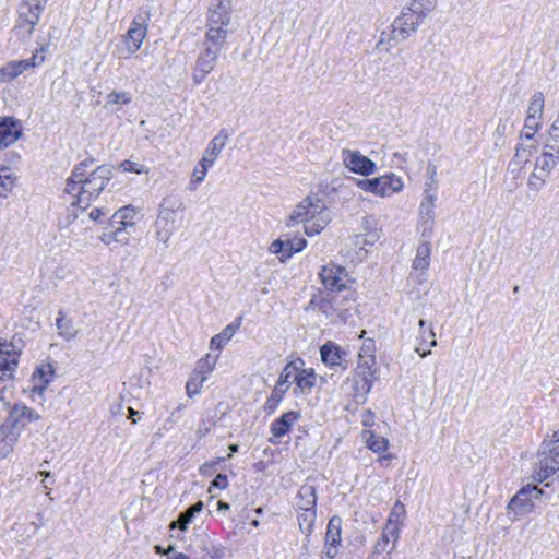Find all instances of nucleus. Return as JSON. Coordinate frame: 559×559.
Here are the masks:
<instances>
[{
    "instance_id": "1",
    "label": "nucleus",
    "mask_w": 559,
    "mask_h": 559,
    "mask_svg": "<svg viewBox=\"0 0 559 559\" xmlns=\"http://www.w3.org/2000/svg\"><path fill=\"white\" fill-rule=\"evenodd\" d=\"M93 164L94 159H85L78 164L66 182L64 192L73 198L81 212H85L112 178L109 166L102 165L90 170Z\"/></svg>"
},
{
    "instance_id": "2",
    "label": "nucleus",
    "mask_w": 559,
    "mask_h": 559,
    "mask_svg": "<svg viewBox=\"0 0 559 559\" xmlns=\"http://www.w3.org/2000/svg\"><path fill=\"white\" fill-rule=\"evenodd\" d=\"M231 21V1L213 0L209 9L206 23V33L202 43L201 51L218 60L221 53L227 44V37L230 33L229 25Z\"/></svg>"
},
{
    "instance_id": "3",
    "label": "nucleus",
    "mask_w": 559,
    "mask_h": 559,
    "mask_svg": "<svg viewBox=\"0 0 559 559\" xmlns=\"http://www.w3.org/2000/svg\"><path fill=\"white\" fill-rule=\"evenodd\" d=\"M331 222V213L325 201L316 194L302 199L293 210L287 219V226L302 223L305 234L314 236L320 234Z\"/></svg>"
},
{
    "instance_id": "4",
    "label": "nucleus",
    "mask_w": 559,
    "mask_h": 559,
    "mask_svg": "<svg viewBox=\"0 0 559 559\" xmlns=\"http://www.w3.org/2000/svg\"><path fill=\"white\" fill-rule=\"evenodd\" d=\"M423 21L424 19L419 17L416 10L408 7L404 8L401 14L393 21L389 29L381 33L377 46L384 43L402 41L407 39L417 31Z\"/></svg>"
},
{
    "instance_id": "5",
    "label": "nucleus",
    "mask_w": 559,
    "mask_h": 559,
    "mask_svg": "<svg viewBox=\"0 0 559 559\" xmlns=\"http://www.w3.org/2000/svg\"><path fill=\"white\" fill-rule=\"evenodd\" d=\"M39 419L40 415L36 411L25 404H14L9 411L5 420L0 425V433L4 431L19 438L27 424Z\"/></svg>"
},
{
    "instance_id": "6",
    "label": "nucleus",
    "mask_w": 559,
    "mask_h": 559,
    "mask_svg": "<svg viewBox=\"0 0 559 559\" xmlns=\"http://www.w3.org/2000/svg\"><path fill=\"white\" fill-rule=\"evenodd\" d=\"M549 442H542L535 463L534 479L544 481L559 471V449Z\"/></svg>"
},
{
    "instance_id": "7",
    "label": "nucleus",
    "mask_w": 559,
    "mask_h": 559,
    "mask_svg": "<svg viewBox=\"0 0 559 559\" xmlns=\"http://www.w3.org/2000/svg\"><path fill=\"white\" fill-rule=\"evenodd\" d=\"M23 346L22 338L16 336L10 343H0V380L13 378Z\"/></svg>"
},
{
    "instance_id": "8",
    "label": "nucleus",
    "mask_w": 559,
    "mask_h": 559,
    "mask_svg": "<svg viewBox=\"0 0 559 559\" xmlns=\"http://www.w3.org/2000/svg\"><path fill=\"white\" fill-rule=\"evenodd\" d=\"M543 490L535 485L523 487L508 503L509 514L513 513V519H518L534 510V501L539 499Z\"/></svg>"
},
{
    "instance_id": "9",
    "label": "nucleus",
    "mask_w": 559,
    "mask_h": 559,
    "mask_svg": "<svg viewBox=\"0 0 559 559\" xmlns=\"http://www.w3.org/2000/svg\"><path fill=\"white\" fill-rule=\"evenodd\" d=\"M64 215L59 219V226L62 230H68V237L74 242H81V234L88 233V228L84 226V212L73 202V198L69 201Z\"/></svg>"
},
{
    "instance_id": "10",
    "label": "nucleus",
    "mask_w": 559,
    "mask_h": 559,
    "mask_svg": "<svg viewBox=\"0 0 559 559\" xmlns=\"http://www.w3.org/2000/svg\"><path fill=\"white\" fill-rule=\"evenodd\" d=\"M150 15V12L145 11L133 19L131 26L124 36L126 49L130 55L135 53L141 48L142 43L146 37Z\"/></svg>"
},
{
    "instance_id": "11",
    "label": "nucleus",
    "mask_w": 559,
    "mask_h": 559,
    "mask_svg": "<svg viewBox=\"0 0 559 559\" xmlns=\"http://www.w3.org/2000/svg\"><path fill=\"white\" fill-rule=\"evenodd\" d=\"M47 1L48 0H22L19 11L17 27H25V32L31 35L39 21Z\"/></svg>"
},
{
    "instance_id": "12",
    "label": "nucleus",
    "mask_w": 559,
    "mask_h": 559,
    "mask_svg": "<svg viewBox=\"0 0 559 559\" xmlns=\"http://www.w3.org/2000/svg\"><path fill=\"white\" fill-rule=\"evenodd\" d=\"M341 159L349 171L361 176L372 175L377 170L376 163L359 151L344 148L341 153Z\"/></svg>"
},
{
    "instance_id": "13",
    "label": "nucleus",
    "mask_w": 559,
    "mask_h": 559,
    "mask_svg": "<svg viewBox=\"0 0 559 559\" xmlns=\"http://www.w3.org/2000/svg\"><path fill=\"white\" fill-rule=\"evenodd\" d=\"M321 281L324 287L331 292L347 290L349 275L347 271L336 264H329L322 267L320 272Z\"/></svg>"
},
{
    "instance_id": "14",
    "label": "nucleus",
    "mask_w": 559,
    "mask_h": 559,
    "mask_svg": "<svg viewBox=\"0 0 559 559\" xmlns=\"http://www.w3.org/2000/svg\"><path fill=\"white\" fill-rule=\"evenodd\" d=\"M436 200L432 197H424L419 205L418 228L424 239H430L435 226Z\"/></svg>"
},
{
    "instance_id": "15",
    "label": "nucleus",
    "mask_w": 559,
    "mask_h": 559,
    "mask_svg": "<svg viewBox=\"0 0 559 559\" xmlns=\"http://www.w3.org/2000/svg\"><path fill=\"white\" fill-rule=\"evenodd\" d=\"M400 537V525L393 520H388L383 527L381 537L373 547V556L386 554L388 556L394 550L395 543Z\"/></svg>"
},
{
    "instance_id": "16",
    "label": "nucleus",
    "mask_w": 559,
    "mask_h": 559,
    "mask_svg": "<svg viewBox=\"0 0 559 559\" xmlns=\"http://www.w3.org/2000/svg\"><path fill=\"white\" fill-rule=\"evenodd\" d=\"M178 211H185L183 203L171 197L165 198L159 205L158 215L155 222L176 230Z\"/></svg>"
},
{
    "instance_id": "17",
    "label": "nucleus",
    "mask_w": 559,
    "mask_h": 559,
    "mask_svg": "<svg viewBox=\"0 0 559 559\" xmlns=\"http://www.w3.org/2000/svg\"><path fill=\"white\" fill-rule=\"evenodd\" d=\"M136 211L132 205H127L117 210L109 218L104 230H135Z\"/></svg>"
},
{
    "instance_id": "18",
    "label": "nucleus",
    "mask_w": 559,
    "mask_h": 559,
    "mask_svg": "<svg viewBox=\"0 0 559 559\" xmlns=\"http://www.w3.org/2000/svg\"><path fill=\"white\" fill-rule=\"evenodd\" d=\"M342 542V520L340 516H333L328 523L325 533V556L334 559L337 555V547Z\"/></svg>"
},
{
    "instance_id": "19",
    "label": "nucleus",
    "mask_w": 559,
    "mask_h": 559,
    "mask_svg": "<svg viewBox=\"0 0 559 559\" xmlns=\"http://www.w3.org/2000/svg\"><path fill=\"white\" fill-rule=\"evenodd\" d=\"M44 58L38 61V56L34 55L31 59L12 61L0 69V82H10L22 74L24 71L41 63Z\"/></svg>"
},
{
    "instance_id": "20",
    "label": "nucleus",
    "mask_w": 559,
    "mask_h": 559,
    "mask_svg": "<svg viewBox=\"0 0 559 559\" xmlns=\"http://www.w3.org/2000/svg\"><path fill=\"white\" fill-rule=\"evenodd\" d=\"M21 134L22 128L19 120L5 117L0 121V147L10 146L17 141Z\"/></svg>"
},
{
    "instance_id": "21",
    "label": "nucleus",
    "mask_w": 559,
    "mask_h": 559,
    "mask_svg": "<svg viewBox=\"0 0 559 559\" xmlns=\"http://www.w3.org/2000/svg\"><path fill=\"white\" fill-rule=\"evenodd\" d=\"M217 60L207 57L206 53L200 50L191 74V79L195 85L201 84L206 76L214 70Z\"/></svg>"
},
{
    "instance_id": "22",
    "label": "nucleus",
    "mask_w": 559,
    "mask_h": 559,
    "mask_svg": "<svg viewBox=\"0 0 559 559\" xmlns=\"http://www.w3.org/2000/svg\"><path fill=\"white\" fill-rule=\"evenodd\" d=\"M377 195L382 198L391 197L404 187L402 178L393 173L377 177Z\"/></svg>"
},
{
    "instance_id": "23",
    "label": "nucleus",
    "mask_w": 559,
    "mask_h": 559,
    "mask_svg": "<svg viewBox=\"0 0 559 559\" xmlns=\"http://www.w3.org/2000/svg\"><path fill=\"white\" fill-rule=\"evenodd\" d=\"M537 143L522 141L515 148V154L510 162L511 171H521L522 167L530 160L531 156L536 153Z\"/></svg>"
},
{
    "instance_id": "24",
    "label": "nucleus",
    "mask_w": 559,
    "mask_h": 559,
    "mask_svg": "<svg viewBox=\"0 0 559 559\" xmlns=\"http://www.w3.org/2000/svg\"><path fill=\"white\" fill-rule=\"evenodd\" d=\"M228 140V133L226 130H221L209 143L201 160L205 162L207 165L213 166L216 158L225 147Z\"/></svg>"
},
{
    "instance_id": "25",
    "label": "nucleus",
    "mask_w": 559,
    "mask_h": 559,
    "mask_svg": "<svg viewBox=\"0 0 559 559\" xmlns=\"http://www.w3.org/2000/svg\"><path fill=\"white\" fill-rule=\"evenodd\" d=\"M345 355V352L332 342H326L320 347L321 360L329 367L343 366Z\"/></svg>"
},
{
    "instance_id": "26",
    "label": "nucleus",
    "mask_w": 559,
    "mask_h": 559,
    "mask_svg": "<svg viewBox=\"0 0 559 559\" xmlns=\"http://www.w3.org/2000/svg\"><path fill=\"white\" fill-rule=\"evenodd\" d=\"M301 417L299 412L289 411L284 413L280 418L275 419L271 427V433L276 438L284 437L292 428V425Z\"/></svg>"
},
{
    "instance_id": "27",
    "label": "nucleus",
    "mask_w": 559,
    "mask_h": 559,
    "mask_svg": "<svg viewBox=\"0 0 559 559\" xmlns=\"http://www.w3.org/2000/svg\"><path fill=\"white\" fill-rule=\"evenodd\" d=\"M134 230L122 229V230H104L99 236V240L111 250L118 246H128L130 243L131 235Z\"/></svg>"
},
{
    "instance_id": "28",
    "label": "nucleus",
    "mask_w": 559,
    "mask_h": 559,
    "mask_svg": "<svg viewBox=\"0 0 559 559\" xmlns=\"http://www.w3.org/2000/svg\"><path fill=\"white\" fill-rule=\"evenodd\" d=\"M317 493L312 485H302L296 497V506L300 510H316Z\"/></svg>"
},
{
    "instance_id": "29",
    "label": "nucleus",
    "mask_w": 559,
    "mask_h": 559,
    "mask_svg": "<svg viewBox=\"0 0 559 559\" xmlns=\"http://www.w3.org/2000/svg\"><path fill=\"white\" fill-rule=\"evenodd\" d=\"M53 377V369L51 365H44L38 367L33 373L34 389L43 392Z\"/></svg>"
},
{
    "instance_id": "30",
    "label": "nucleus",
    "mask_w": 559,
    "mask_h": 559,
    "mask_svg": "<svg viewBox=\"0 0 559 559\" xmlns=\"http://www.w3.org/2000/svg\"><path fill=\"white\" fill-rule=\"evenodd\" d=\"M361 435L366 441L367 448L370 449L372 452L382 453L388 449V439L376 435L372 430L366 429L361 432Z\"/></svg>"
},
{
    "instance_id": "31",
    "label": "nucleus",
    "mask_w": 559,
    "mask_h": 559,
    "mask_svg": "<svg viewBox=\"0 0 559 559\" xmlns=\"http://www.w3.org/2000/svg\"><path fill=\"white\" fill-rule=\"evenodd\" d=\"M559 155L545 148V152L535 162V168L540 171L542 175L549 176L550 171L557 165Z\"/></svg>"
},
{
    "instance_id": "32",
    "label": "nucleus",
    "mask_w": 559,
    "mask_h": 559,
    "mask_svg": "<svg viewBox=\"0 0 559 559\" xmlns=\"http://www.w3.org/2000/svg\"><path fill=\"white\" fill-rule=\"evenodd\" d=\"M203 509V502L198 501L197 503L190 506L186 511L181 512L178 515L177 521L173 522L171 527H179L185 531L188 524L192 521L195 514L200 513Z\"/></svg>"
},
{
    "instance_id": "33",
    "label": "nucleus",
    "mask_w": 559,
    "mask_h": 559,
    "mask_svg": "<svg viewBox=\"0 0 559 559\" xmlns=\"http://www.w3.org/2000/svg\"><path fill=\"white\" fill-rule=\"evenodd\" d=\"M545 98L542 92H535L530 99L526 118L543 119Z\"/></svg>"
},
{
    "instance_id": "34",
    "label": "nucleus",
    "mask_w": 559,
    "mask_h": 559,
    "mask_svg": "<svg viewBox=\"0 0 559 559\" xmlns=\"http://www.w3.org/2000/svg\"><path fill=\"white\" fill-rule=\"evenodd\" d=\"M206 372L201 369H195L186 384L187 394L191 397L200 393L203 383L206 380Z\"/></svg>"
},
{
    "instance_id": "35",
    "label": "nucleus",
    "mask_w": 559,
    "mask_h": 559,
    "mask_svg": "<svg viewBox=\"0 0 559 559\" xmlns=\"http://www.w3.org/2000/svg\"><path fill=\"white\" fill-rule=\"evenodd\" d=\"M211 165H207L205 162L200 160L199 164L194 167L189 185L188 190L193 192L198 189V187L204 181Z\"/></svg>"
},
{
    "instance_id": "36",
    "label": "nucleus",
    "mask_w": 559,
    "mask_h": 559,
    "mask_svg": "<svg viewBox=\"0 0 559 559\" xmlns=\"http://www.w3.org/2000/svg\"><path fill=\"white\" fill-rule=\"evenodd\" d=\"M283 237L286 240L285 258H290L307 246V240L301 236L285 234Z\"/></svg>"
},
{
    "instance_id": "37",
    "label": "nucleus",
    "mask_w": 559,
    "mask_h": 559,
    "mask_svg": "<svg viewBox=\"0 0 559 559\" xmlns=\"http://www.w3.org/2000/svg\"><path fill=\"white\" fill-rule=\"evenodd\" d=\"M60 336L70 341L76 336V330L70 319H67L62 311H59V317L56 322Z\"/></svg>"
},
{
    "instance_id": "38",
    "label": "nucleus",
    "mask_w": 559,
    "mask_h": 559,
    "mask_svg": "<svg viewBox=\"0 0 559 559\" xmlns=\"http://www.w3.org/2000/svg\"><path fill=\"white\" fill-rule=\"evenodd\" d=\"M296 385L299 388L302 392L310 391L314 384H316V373L312 369L306 370H299L297 372L296 378Z\"/></svg>"
},
{
    "instance_id": "39",
    "label": "nucleus",
    "mask_w": 559,
    "mask_h": 559,
    "mask_svg": "<svg viewBox=\"0 0 559 559\" xmlns=\"http://www.w3.org/2000/svg\"><path fill=\"white\" fill-rule=\"evenodd\" d=\"M298 372V367L294 362L287 364L282 373L280 374V378L276 382V384H282L283 390L287 391L293 382H296Z\"/></svg>"
},
{
    "instance_id": "40",
    "label": "nucleus",
    "mask_w": 559,
    "mask_h": 559,
    "mask_svg": "<svg viewBox=\"0 0 559 559\" xmlns=\"http://www.w3.org/2000/svg\"><path fill=\"white\" fill-rule=\"evenodd\" d=\"M542 128V120L525 118L524 127L521 132V141L535 142L534 136Z\"/></svg>"
},
{
    "instance_id": "41",
    "label": "nucleus",
    "mask_w": 559,
    "mask_h": 559,
    "mask_svg": "<svg viewBox=\"0 0 559 559\" xmlns=\"http://www.w3.org/2000/svg\"><path fill=\"white\" fill-rule=\"evenodd\" d=\"M14 187V178L11 168H0V198H7Z\"/></svg>"
},
{
    "instance_id": "42",
    "label": "nucleus",
    "mask_w": 559,
    "mask_h": 559,
    "mask_svg": "<svg viewBox=\"0 0 559 559\" xmlns=\"http://www.w3.org/2000/svg\"><path fill=\"white\" fill-rule=\"evenodd\" d=\"M437 0H412L408 8L416 10V13L421 19H426V16L432 12L436 8Z\"/></svg>"
},
{
    "instance_id": "43",
    "label": "nucleus",
    "mask_w": 559,
    "mask_h": 559,
    "mask_svg": "<svg viewBox=\"0 0 559 559\" xmlns=\"http://www.w3.org/2000/svg\"><path fill=\"white\" fill-rule=\"evenodd\" d=\"M286 392L283 390L282 384L275 385L264 406L267 414H272L277 408Z\"/></svg>"
},
{
    "instance_id": "44",
    "label": "nucleus",
    "mask_w": 559,
    "mask_h": 559,
    "mask_svg": "<svg viewBox=\"0 0 559 559\" xmlns=\"http://www.w3.org/2000/svg\"><path fill=\"white\" fill-rule=\"evenodd\" d=\"M236 332V326L233 324L227 325L219 334H216L211 340V345L217 349L224 347L227 342L233 337Z\"/></svg>"
},
{
    "instance_id": "45",
    "label": "nucleus",
    "mask_w": 559,
    "mask_h": 559,
    "mask_svg": "<svg viewBox=\"0 0 559 559\" xmlns=\"http://www.w3.org/2000/svg\"><path fill=\"white\" fill-rule=\"evenodd\" d=\"M298 515V523L300 530L307 535L312 532L313 523L316 520V510H301Z\"/></svg>"
},
{
    "instance_id": "46",
    "label": "nucleus",
    "mask_w": 559,
    "mask_h": 559,
    "mask_svg": "<svg viewBox=\"0 0 559 559\" xmlns=\"http://www.w3.org/2000/svg\"><path fill=\"white\" fill-rule=\"evenodd\" d=\"M19 438L9 435L3 431L0 433V459L7 457L10 453L13 452L14 445L17 442Z\"/></svg>"
},
{
    "instance_id": "47",
    "label": "nucleus",
    "mask_w": 559,
    "mask_h": 559,
    "mask_svg": "<svg viewBox=\"0 0 559 559\" xmlns=\"http://www.w3.org/2000/svg\"><path fill=\"white\" fill-rule=\"evenodd\" d=\"M419 326V336L420 343H429L430 347L437 346V341L435 338V332L431 326H426V321L420 319L418 322Z\"/></svg>"
},
{
    "instance_id": "48",
    "label": "nucleus",
    "mask_w": 559,
    "mask_h": 559,
    "mask_svg": "<svg viewBox=\"0 0 559 559\" xmlns=\"http://www.w3.org/2000/svg\"><path fill=\"white\" fill-rule=\"evenodd\" d=\"M430 265V260L425 258L415 257L413 261V271L417 273V281L418 283H424L426 281V271L428 270Z\"/></svg>"
},
{
    "instance_id": "49",
    "label": "nucleus",
    "mask_w": 559,
    "mask_h": 559,
    "mask_svg": "<svg viewBox=\"0 0 559 559\" xmlns=\"http://www.w3.org/2000/svg\"><path fill=\"white\" fill-rule=\"evenodd\" d=\"M381 237L380 229H372L371 231L364 233L357 236V243H361V249L366 246L372 247Z\"/></svg>"
},
{
    "instance_id": "50",
    "label": "nucleus",
    "mask_w": 559,
    "mask_h": 559,
    "mask_svg": "<svg viewBox=\"0 0 559 559\" xmlns=\"http://www.w3.org/2000/svg\"><path fill=\"white\" fill-rule=\"evenodd\" d=\"M547 178V175H542L538 169L534 168L528 177L527 186L533 191H539L546 183Z\"/></svg>"
},
{
    "instance_id": "51",
    "label": "nucleus",
    "mask_w": 559,
    "mask_h": 559,
    "mask_svg": "<svg viewBox=\"0 0 559 559\" xmlns=\"http://www.w3.org/2000/svg\"><path fill=\"white\" fill-rule=\"evenodd\" d=\"M131 102V94L127 91L111 92L106 96V105L122 104L127 105Z\"/></svg>"
},
{
    "instance_id": "52",
    "label": "nucleus",
    "mask_w": 559,
    "mask_h": 559,
    "mask_svg": "<svg viewBox=\"0 0 559 559\" xmlns=\"http://www.w3.org/2000/svg\"><path fill=\"white\" fill-rule=\"evenodd\" d=\"M175 229L170 228V227H167L163 224H157V222H155V234H156V239L160 242H163L164 245L167 246L170 237L173 236Z\"/></svg>"
},
{
    "instance_id": "53",
    "label": "nucleus",
    "mask_w": 559,
    "mask_h": 559,
    "mask_svg": "<svg viewBox=\"0 0 559 559\" xmlns=\"http://www.w3.org/2000/svg\"><path fill=\"white\" fill-rule=\"evenodd\" d=\"M120 168H122L124 171L135 173L139 175L148 173V169L144 165L129 160V159L123 160L120 164Z\"/></svg>"
},
{
    "instance_id": "54",
    "label": "nucleus",
    "mask_w": 559,
    "mask_h": 559,
    "mask_svg": "<svg viewBox=\"0 0 559 559\" xmlns=\"http://www.w3.org/2000/svg\"><path fill=\"white\" fill-rule=\"evenodd\" d=\"M365 367L364 366H359V371L357 372V376L360 377L361 376V380H362V388L369 392L371 390V380H370V377H372V372H371V369H370V366L368 365V361H365Z\"/></svg>"
},
{
    "instance_id": "55",
    "label": "nucleus",
    "mask_w": 559,
    "mask_h": 559,
    "mask_svg": "<svg viewBox=\"0 0 559 559\" xmlns=\"http://www.w3.org/2000/svg\"><path fill=\"white\" fill-rule=\"evenodd\" d=\"M377 178L373 179H358L357 186L367 192H371L377 195Z\"/></svg>"
},
{
    "instance_id": "56",
    "label": "nucleus",
    "mask_w": 559,
    "mask_h": 559,
    "mask_svg": "<svg viewBox=\"0 0 559 559\" xmlns=\"http://www.w3.org/2000/svg\"><path fill=\"white\" fill-rule=\"evenodd\" d=\"M285 249H286V240L283 238H278L274 240L270 246V251L272 253H282L281 260H285Z\"/></svg>"
},
{
    "instance_id": "57",
    "label": "nucleus",
    "mask_w": 559,
    "mask_h": 559,
    "mask_svg": "<svg viewBox=\"0 0 559 559\" xmlns=\"http://www.w3.org/2000/svg\"><path fill=\"white\" fill-rule=\"evenodd\" d=\"M416 255L419 258L430 260L431 245L429 242V239H425L423 242L419 243V246L417 247Z\"/></svg>"
},
{
    "instance_id": "58",
    "label": "nucleus",
    "mask_w": 559,
    "mask_h": 559,
    "mask_svg": "<svg viewBox=\"0 0 559 559\" xmlns=\"http://www.w3.org/2000/svg\"><path fill=\"white\" fill-rule=\"evenodd\" d=\"M228 486V479H227V476L225 474H218L211 483L210 485V488H209V491L212 492V489L213 488H216V489H225L227 488Z\"/></svg>"
},
{
    "instance_id": "59",
    "label": "nucleus",
    "mask_w": 559,
    "mask_h": 559,
    "mask_svg": "<svg viewBox=\"0 0 559 559\" xmlns=\"http://www.w3.org/2000/svg\"><path fill=\"white\" fill-rule=\"evenodd\" d=\"M437 190H438V182L437 180H429L426 183L425 190H424V197H432L433 200H437Z\"/></svg>"
},
{
    "instance_id": "60",
    "label": "nucleus",
    "mask_w": 559,
    "mask_h": 559,
    "mask_svg": "<svg viewBox=\"0 0 559 559\" xmlns=\"http://www.w3.org/2000/svg\"><path fill=\"white\" fill-rule=\"evenodd\" d=\"M362 229L365 233L371 231L372 229H379L377 219L373 216H365L362 219Z\"/></svg>"
},
{
    "instance_id": "61",
    "label": "nucleus",
    "mask_w": 559,
    "mask_h": 559,
    "mask_svg": "<svg viewBox=\"0 0 559 559\" xmlns=\"http://www.w3.org/2000/svg\"><path fill=\"white\" fill-rule=\"evenodd\" d=\"M545 148L559 155V136L558 135H555V136L549 135V139L545 145Z\"/></svg>"
},
{
    "instance_id": "62",
    "label": "nucleus",
    "mask_w": 559,
    "mask_h": 559,
    "mask_svg": "<svg viewBox=\"0 0 559 559\" xmlns=\"http://www.w3.org/2000/svg\"><path fill=\"white\" fill-rule=\"evenodd\" d=\"M404 513V506L401 502H396L391 511V514L388 520L396 521L397 524L401 526V523L399 522V516Z\"/></svg>"
},
{
    "instance_id": "63",
    "label": "nucleus",
    "mask_w": 559,
    "mask_h": 559,
    "mask_svg": "<svg viewBox=\"0 0 559 559\" xmlns=\"http://www.w3.org/2000/svg\"><path fill=\"white\" fill-rule=\"evenodd\" d=\"M210 359H211V357L207 355L204 360H200L197 369L204 370L206 372V374L210 373L213 370V367L215 364V360H213L211 362Z\"/></svg>"
},
{
    "instance_id": "64",
    "label": "nucleus",
    "mask_w": 559,
    "mask_h": 559,
    "mask_svg": "<svg viewBox=\"0 0 559 559\" xmlns=\"http://www.w3.org/2000/svg\"><path fill=\"white\" fill-rule=\"evenodd\" d=\"M165 554L170 559H190L186 554L177 552L173 546H169Z\"/></svg>"
}]
</instances>
